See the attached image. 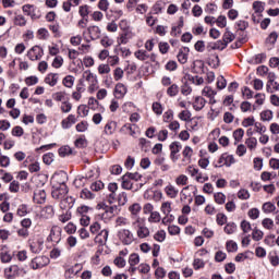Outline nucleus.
Instances as JSON below:
<instances>
[{"mask_svg":"<svg viewBox=\"0 0 279 279\" xmlns=\"http://www.w3.org/2000/svg\"><path fill=\"white\" fill-rule=\"evenodd\" d=\"M236 159H234V155H230L228 153H223L220 155L218 160L214 163L215 169H221V167L229 168L231 165H234Z\"/></svg>","mask_w":279,"mask_h":279,"instance_id":"4","label":"nucleus"},{"mask_svg":"<svg viewBox=\"0 0 279 279\" xmlns=\"http://www.w3.org/2000/svg\"><path fill=\"white\" fill-rule=\"evenodd\" d=\"M245 145L250 151H255L256 147H258V140L256 137H248L245 140Z\"/></svg>","mask_w":279,"mask_h":279,"instance_id":"29","label":"nucleus"},{"mask_svg":"<svg viewBox=\"0 0 279 279\" xmlns=\"http://www.w3.org/2000/svg\"><path fill=\"white\" fill-rule=\"evenodd\" d=\"M76 122H77V119L75 118V116L70 114L68 116V118L62 120L61 126L63 130H69L70 128H72V125H75Z\"/></svg>","mask_w":279,"mask_h":279,"instance_id":"19","label":"nucleus"},{"mask_svg":"<svg viewBox=\"0 0 279 279\" xmlns=\"http://www.w3.org/2000/svg\"><path fill=\"white\" fill-rule=\"evenodd\" d=\"M118 239L123 245H132L134 243V233L130 229H120L118 231Z\"/></svg>","mask_w":279,"mask_h":279,"instance_id":"5","label":"nucleus"},{"mask_svg":"<svg viewBox=\"0 0 279 279\" xmlns=\"http://www.w3.org/2000/svg\"><path fill=\"white\" fill-rule=\"evenodd\" d=\"M89 232L92 234H96V243L104 244L106 241H108V229H101V225L99 222L92 223L89 227Z\"/></svg>","mask_w":279,"mask_h":279,"instance_id":"2","label":"nucleus"},{"mask_svg":"<svg viewBox=\"0 0 279 279\" xmlns=\"http://www.w3.org/2000/svg\"><path fill=\"white\" fill-rule=\"evenodd\" d=\"M165 193L167 195V197H170V199H175V197H178L180 190H178V187H175V185L169 183L166 187H165Z\"/></svg>","mask_w":279,"mask_h":279,"instance_id":"13","label":"nucleus"},{"mask_svg":"<svg viewBox=\"0 0 279 279\" xmlns=\"http://www.w3.org/2000/svg\"><path fill=\"white\" fill-rule=\"evenodd\" d=\"M53 215H56V211L51 205H47L40 210L41 219H51Z\"/></svg>","mask_w":279,"mask_h":279,"instance_id":"18","label":"nucleus"},{"mask_svg":"<svg viewBox=\"0 0 279 279\" xmlns=\"http://www.w3.org/2000/svg\"><path fill=\"white\" fill-rule=\"evenodd\" d=\"M132 228L135 230L137 239H147V236H149V228L145 226V220L143 218L137 217L132 222Z\"/></svg>","mask_w":279,"mask_h":279,"instance_id":"3","label":"nucleus"},{"mask_svg":"<svg viewBox=\"0 0 279 279\" xmlns=\"http://www.w3.org/2000/svg\"><path fill=\"white\" fill-rule=\"evenodd\" d=\"M192 265H193V268L195 269V271H197V270L204 269V267H206V262H204V259H202V258H194Z\"/></svg>","mask_w":279,"mask_h":279,"instance_id":"44","label":"nucleus"},{"mask_svg":"<svg viewBox=\"0 0 279 279\" xmlns=\"http://www.w3.org/2000/svg\"><path fill=\"white\" fill-rule=\"evenodd\" d=\"M14 24L20 27H25V25H27V20L22 14H19L14 17Z\"/></svg>","mask_w":279,"mask_h":279,"instance_id":"50","label":"nucleus"},{"mask_svg":"<svg viewBox=\"0 0 279 279\" xmlns=\"http://www.w3.org/2000/svg\"><path fill=\"white\" fill-rule=\"evenodd\" d=\"M78 82L80 84H84V82L87 83V93H89V95H93V93L99 89V80L97 78V74L93 73L90 70H85Z\"/></svg>","mask_w":279,"mask_h":279,"instance_id":"1","label":"nucleus"},{"mask_svg":"<svg viewBox=\"0 0 279 279\" xmlns=\"http://www.w3.org/2000/svg\"><path fill=\"white\" fill-rule=\"evenodd\" d=\"M242 97L246 99H252L254 97V92L250 89V87L242 88Z\"/></svg>","mask_w":279,"mask_h":279,"instance_id":"63","label":"nucleus"},{"mask_svg":"<svg viewBox=\"0 0 279 279\" xmlns=\"http://www.w3.org/2000/svg\"><path fill=\"white\" fill-rule=\"evenodd\" d=\"M31 252L33 254H40L43 252V241L40 240H33L29 243Z\"/></svg>","mask_w":279,"mask_h":279,"instance_id":"20","label":"nucleus"},{"mask_svg":"<svg viewBox=\"0 0 279 279\" xmlns=\"http://www.w3.org/2000/svg\"><path fill=\"white\" fill-rule=\"evenodd\" d=\"M12 136L21 138L25 134V131L21 126H14L11 131Z\"/></svg>","mask_w":279,"mask_h":279,"instance_id":"59","label":"nucleus"},{"mask_svg":"<svg viewBox=\"0 0 279 279\" xmlns=\"http://www.w3.org/2000/svg\"><path fill=\"white\" fill-rule=\"evenodd\" d=\"M63 86H65V88H71L72 86H74L75 84V76L73 75H66L63 81H62Z\"/></svg>","mask_w":279,"mask_h":279,"instance_id":"35","label":"nucleus"},{"mask_svg":"<svg viewBox=\"0 0 279 279\" xmlns=\"http://www.w3.org/2000/svg\"><path fill=\"white\" fill-rule=\"evenodd\" d=\"M114 95L117 99H123L128 95V87L123 83H118L114 87Z\"/></svg>","mask_w":279,"mask_h":279,"instance_id":"14","label":"nucleus"},{"mask_svg":"<svg viewBox=\"0 0 279 279\" xmlns=\"http://www.w3.org/2000/svg\"><path fill=\"white\" fill-rule=\"evenodd\" d=\"M78 14L82 16V19H88V15L90 14V7L87 4L81 5L78 9Z\"/></svg>","mask_w":279,"mask_h":279,"instance_id":"39","label":"nucleus"},{"mask_svg":"<svg viewBox=\"0 0 279 279\" xmlns=\"http://www.w3.org/2000/svg\"><path fill=\"white\" fill-rule=\"evenodd\" d=\"M162 217L160 216V213L153 211L151 214H149L148 223H160Z\"/></svg>","mask_w":279,"mask_h":279,"instance_id":"33","label":"nucleus"},{"mask_svg":"<svg viewBox=\"0 0 279 279\" xmlns=\"http://www.w3.org/2000/svg\"><path fill=\"white\" fill-rule=\"evenodd\" d=\"M45 56V50L40 46H34L27 51V58L32 62L40 60Z\"/></svg>","mask_w":279,"mask_h":279,"instance_id":"7","label":"nucleus"},{"mask_svg":"<svg viewBox=\"0 0 279 279\" xmlns=\"http://www.w3.org/2000/svg\"><path fill=\"white\" fill-rule=\"evenodd\" d=\"M227 252H236L239 250V245L236 242L230 240L226 243Z\"/></svg>","mask_w":279,"mask_h":279,"instance_id":"61","label":"nucleus"},{"mask_svg":"<svg viewBox=\"0 0 279 279\" xmlns=\"http://www.w3.org/2000/svg\"><path fill=\"white\" fill-rule=\"evenodd\" d=\"M253 10L256 12V14L265 12V3L260 1L253 2Z\"/></svg>","mask_w":279,"mask_h":279,"instance_id":"53","label":"nucleus"},{"mask_svg":"<svg viewBox=\"0 0 279 279\" xmlns=\"http://www.w3.org/2000/svg\"><path fill=\"white\" fill-rule=\"evenodd\" d=\"M47 241H50L51 243H59L62 241V228L53 226L50 230V234L48 235Z\"/></svg>","mask_w":279,"mask_h":279,"instance_id":"9","label":"nucleus"},{"mask_svg":"<svg viewBox=\"0 0 279 279\" xmlns=\"http://www.w3.org/2000/svg\"><path fill=\"white\" fill-rule=\"evenodd\" d=\"M191 117H192V113L189 111V110H183L181 111L179 114H178V118L181 120V121H191Z\"/></svg>","mask_w":279,"mask_h":279,"instance_id":"58","label":"nucleus"},{"mask_svg":"<svg viewBox=\"0 0 279 279\" xmlns=\"http://www.w3.org/2000/svg\"><path fill=\"white\" fill-rule=\"evenodd\" d=\"M160 210L165 215H171L173 208L171 207V202L167 201L161 204Z\"/></svg>","mask_w":279,"mask_h":279,"instance_id":"43","label":"nucleus"},{"mask_svg":"<svg viewBox=\"0 0 279 279\" xmlns=\"http://www.w3.org/2000/svg\"><path fill=\"white\" fill-rule=\"evenodd\" d=\"M236 36H234V33L230 32L229 28H226V32L222 36L223 43L230 45V43H232V40H234Z\"/></svg>","mask_w":279,"mask_h":279,"instance_id":"31","label":"nucleus"},{"mask_svg":"<svg viewBox=\"0 0 279 279\" xmlns=\"http://www.w3.org/2000/svg\"><path fill=\"white\" fill-rule=\"evenodd\" d=\"M256 124V119H254V116L244 118L242 121V128H252V125Z\"/></svg>","mask_w":279,"mask_h":279,"instance_id":"47","label":"nucleus"},{"mask_svg":"<svg viewBox=\"0 0 279 279\" xmlns=\"http://www.w3.org/2000/svg\"><path fill=\"white\" fill-rule=\"evenodd\" d=\"M214 199L216 204L223 206V204H226V194H223V192H217L214 194Z\"/></svg>","mask_w":279,"mask_h":279,"instance_id":"36","label":"nucleus"},{"mask_svg":"<svg viewBox=\"0 0 279 279\" xmlns=\"http://www.w3.org/2000/svg\"><path fill=\"white\" fill-rule=\"evenodd\" d=\"M254 128L257 134H265V132H267V126L260 122H255Z\"/></svg>","mask_w":279,"mask_h":279,"instance_id":"62","label":"nucleus"},{"mask_svg":"<svg viewBox=\"0 0 279 279\" xmlns=\"http://www.w3.org/2000/svg\"><path fill=\"white\" fill-rule=\"evenodd\" d=\"M16 215L19 217H25L26 215H29V208L26 204H22L16 209Z\"/></svg>","mask_w":279,"mask_h":279,"instance_id":"37","label":"nucleus"},{"mask_svg":"<svg viewBox=\"0 0 279 279\" xmlns=\"http://www.w3.org/2000/svg\"><path fill=\"white\" fill-rule=\"evenodd\" d=\"M269 132L274 135V136H278L279 134V124L278 122H274L269 125Z\"/></svg>","mask_w":279,"mask_h":279,"instance_id":"64","label":"nucleus"},{"mask_svg":"<svg viewBox=\"0 0 279 279\" xmlns=\"http://www.w3.org/2000/svg\"><path fill=\"white\" fill-rule=\"evenodd\" d=\"M262 210L266 215H269L271 213H276V205L271 202H266V203L263 204Z\"/></svg>","mask_w":279,"mask_h":279,"instance_id":"30","label":"nucleus"},{"mask_svg":"<svg viewBox=\"0 0 279 279\" xmlns=\"http://www.w3.org/2000/svg\"><path fill=\"white\" fill-rule=\"evenodd\" d=\"M181 199H190V202L193 201L192 194H191V185H187L182 189L181 191Z\"/></svg>","mask_w":279,"mask_h":279,"instance_id":"38","label":"nucleus"},{"mask_svg":"<svg viewBox=\"0 0 279 279\" xmlns=\"http://www.w3.org/2000/svg\"><path fill=\"white\" fill-rule=\"evenodd\" d=\"M175 184L177 186H186V184H189V177L185 174H180L175 178Z\"/></svg>","mask_w":279,"mask_h":279,"instance_id":"42","label":"nucleus"},{"mask_svg":"<svg viewBox=\"0 0 279 279\" xmlns=\"http://www.w3.org/2000/svg\"><path fill=\"white\" fill-rule=\"evenodd\" d=\"M141 210H143V207L138 203H134L133 205L129 206V213H131L132 217L136 219L137 217H141Z\"/></svg>","mask_w":279,"mask_h":279,"instance_id":"21","label":"nucleus"},{"mask_svg":"<svg viewBox=\"0 0 279 279\" xmlns=\"http://www.w3.org/2000/svg\"><path fill=\"white\" fill-rule=\"evenodd\" d=\"M71 154H73V149L71 148V146H63L59 148V156H61L62 158L71 156Z\"/></svg>","mask_w":279,"mask_h":279,"instance_id":"51","label":"nucleus"},{"mask_svg":"<svg viewBox=\"0 0 279 279\" xmlns=\"http://www.w3.org/2000/svg\"><path fill=\"white\" fill-rule=\"evenodd\" d=\"M20 274L21 268H19V265H11L4 269V278L7 279L17 278Z\"/></svg>","mask_w":279,"mask_h":279,"instance_id":"10","label":"nucleus"},{"mask_svg":"<svg viewBox=\"0 0 279 279\" xmlns=\"http://www.w3.org/2000/svg\"><path fill=\"white\" fill-rule=\"evenodd\" d=\"M69 193V190L66 189V184L62 183L59 187H53L51 195L53 199H62L64 195Z\"/></svg>","mask_w":279,"mask_h":279,"instance_id":"11","label":"nucleus"},{"mask_svg":"<svg viewBox=\"0 0 279 279\" xmlns=\"http://www.w3.org/2000/svg\"><path fill=\"white\" fill-rule=\"evenodd\" d=\"M276 72H269L267 76L266 90L274 94L279 90V83L276 81Z\"/></svg>","mask_w":279,"mask_h":279,"instance_id":"6","label":"nucleus"},{"mask_svg":"<svg viewBox=\"0 0 279 279\" xmlns=\"http://www.w3.org/2000/svg\"><path fill=\"white\" fill-rule=\"evenodd\" d=\"M59 74L58 73H49L45 77V83L48 84V86H56L58 84Z\"/></svg>","mask_w":279,"mask_h":279,"instance_id":"23","label":"nucleus"},{"mask_svg":"<svg viewBox=\"0 0 279 279\" xmlns=\"http://www.w3.org/2000/svg\"><path fill=\"white\" fill-rule=\"evenodd\" d=\"M87 32L92 36L93 40H97V38H101V28H99V26H89L87 28Z\"/></svg>","mask_w":279,"mask_h":279,"instance_id":"22","label":"nucleus"},{"mask_svg":"<svg viewBox=\"0 0 279 279\" xmlns=\"http://www.w3.org/2000/svg\"><path fill=\"white\" fill-rule=\"evenodd\" d=\"M202 95L208 99L209 97H216L217 90L213 89L210 86H205L202 90Z\"/></svg>","mask_w":279,"mask_h":279,"instance_id":"34","label":"nucleus"},{"mask_svg":"<svg viewBox=\"0 0 279 279\" xmlns=\"http://www.w3.org/2000/svg\"><path fill=\"white\" fill-rule=\"evenodd\" d=\"M116 226H118L119 228H123L125 226H130V219L120 216L116 219Z\"/></svg>","mask_w":279,"mask_h":279,"instance_id":"52","label":"nucleus"},{"mask_svg":"<svg viewBox=\"0 0 279 279\" xmlns=\"http://www.w3.org/2000/svg\"><path fill=\"white\" fill-rule=\"evenodd\" d=\"M117 132V122L116 121H109L105 125V134L108 136H112V134Z\"/></svg>","mask_w":279,"mask_h":279,"instance_id":"25","label":"nucleus"},{"mask_svg":"<svg viewBox=\"0 0 279 279\" xmlns=\"http://www.w3.org/2000/svg\"><path fill=\"white\" fill-rule=\"evenodd\" d=\"M80 274V264H76L65 270L66 278H75Z\"/></svg>","mask_w":279,"mask_h":279,"instance_id":"28","label":"nucleus"},{"mask_svg":"<svg viewBox=\"0 0 279 279\" xmlns=\"http://www.w3.org/2000/svg\"><path fill=\"white\" fill-rule=\"evenodd\" d=\"M194 180L198 184H204V182H208V174L198 171L196 177H194Z\"/></svg>","mask_w":279,"mask_h":279,"instance_id":"46","label":"nucleus"},{"mask_svg":"<svg viewBox=\"0 0 279 279\" xmlns=\"http://www.w3.org/2000/svg\"><path fill=\"white\" fill-rule=\"evenodd\" d=\"M182 162L183 165H191L192 158H193V148L191 146H185L183 151H182Z\"/></svg>","mask_w":279,"mask_h":279,"instance_id":"15","label":"nucleus"},{"mask_svg":"<svg viewBox=\"0 0 279 279\" xmlns=\"http://www.w3.org/2000/svg\"><path fill=\"white\" fill-rule=\"evenodd\" d=\"M101 219L105 221H108V219H112V217H116V215H119V210L117 205L114 206H108L105 213H100Z\"/></svg>","mask_w":279,"mask_h":279,"instance_id":"12","label":"nucleus"},{"mask_svg":"<svg viewBox=\"0 0 279 279\" xmlns=\"http://www.w3.org/2000/svg\"><path fill=\"white\" fill-rule=\"evenodd\" d=\"M134 183H132V180L128 178V175L122 177V189L125 191H131Z\"/></svg>","mask_w":279,"mask_h":279,"instance_id":"48","label":"nucleus"},{"mask_svg":"<svg viewBox=\"0 0 279 279\" xmlns=\"http://www.w3.org/2000/svg\"><path fill=\"white\" fill-rule=\"evenodd\" d=\"M81 199H95V194L88 189H83L80 193Z\"/></svg>","mask_w":279,"mask_h":279,"instance_id":"40","label":"nucleus"},{"mask_svg":"<svg viewBox=\"0 0 279 279\" xmlns=\"http://www.w3.org/2000/svg\"><path fill=\"white\" fill-rule=\"evenodd\" d=\"M138 263H141V256H138V254L133 253L129 256V265L131 267H136V265H138Z\"/></svg>","mask_w":279,"mask_h":279,"instance_id":"41","label":"nucleus"},{"mask_svg":"<svg viewBox=\"0 0 279 279\" xmlns=\"http://www.w3.org/2000/svg\"><path fill=\"white\" fill-rule=\"evenodd\" d=\"M193 73H203L204 72V61L195 60L192 66Z\"/></svg>","mask_w":279,"mask_h":279,"instance_id":"32","label":"nucleus"},{"mask_svg":"<svg viewBox=\"0 0 279 279\" xmlns=\"http://www.w3.org/2000/svg\"><path fill=\"white\" fill-rule=\"evenodd\" d=\"M134 57L137 60H141V62H147V60H149V54L147 53V50H144V49H140L135 51Z\"/></svg>","mask_w":279,"mask_h":279,"instance_id":"27","label":"nucleus"},{"mask_svg":"<svg viewBox=\"0 0 279 279\" xmlns=\"http://www.w3.org/2000/svg\"><path fill=\"white\" fill-rule=\"evenodd\" d=\"M110 65L109 64H100L98 65V73L99 75H108L110 73Z\"/></svg>","mask_w":279,"mask_h":279,"instance_id":"60","label":"nucleus"},{"mask_svg":"<svg viewBox=\"0 0 279 279\" xmlns=\"http://www.w3.org/2000/svg\"><path fill=\"white\" fill-rule=\"evenodd\" d=\"M97 8L98 10H101V12H108V9L110 8V2L108 0H99Z\"/></svg>","mask_w":279,"mask_h":279,"instance_id":"56","label":"nucleus"},{"mask_svg":"<svg viewBox=\"0 0 279 279\" xmlns=\"http://www.w3.org/2000/svg\"><path fill=\"white\" fill-rule=\"evenodd\" d=\"M50 260L47 256H37L31 260L29 267L34 270L36 269H43V267H47L49 265Z\"/></svg>","mask_w":279,"mask_h":279,"instance_id":"8","label":"nucleus"},{"mask_svg":"<svg viewBox=\"0 0 279 279\" xmlns=\"http://www.w3.org/2000/svg\"><path fill=\"white\" fill-rule=\"evenodd\" d=\"M260 121L269 122L274 120V111L266 109L259 113Z\"/></svg>","mask_w":279,"mask_h":279,"instance_id":"26","label":"nucleus"},{"mask_svg":"<svg viewBox=\"0 0 279 279\" xmlns=\"http://www.w3.org/2000/svg\"><path fill=\"white\" fill-rule=\"evenodd\" d=\"M226 47H228V44L226 41H223V39L218 40L214 44H210V48L214 49V50L218 49L220 51H223V49H226Z\"/></svg>","mask_w":279,"mask_h":279,"instance_id":"45","label":"nucleus"},{"mask_svg":"<svg viewBox=\"0 0 279 279\" xmlns=\"http://www.w3.org/2000/svg\"><path fill=\"white\" fill-rule=\"evenodd\" d=\"M0 259L1 263H12V254H10V251L5 250V246L1 247Z\"/></svg>","mask_w":279,"mask_h":279,"instance_id":"24","label":"nucleus"},{"mask_svg":"<svg viewBox=\"0 0 279 279\" xmlns=\"http://www.w3.org/2000/svg\"><path fill=\"white\" fill-rule=\"evenodd\" d=\"M178 93H180V87H178L177 84H172V85L167 89V95H169V97H175V95H178Z\"/></svg>","mask_w":279,"mask_h":279,"instance_id":"57","label":"nucleus"},{"mask_svg":"<svg viewBox=\"0 0 279 279\" xmlns=\"http://www.w3.org/2000/svg\"><path fill=\"white\" fill-rule=\"evenodd\" d=\"M113 265L116 267H118V269H123V267H125L126 265V262H125V258L121 257V256H117L114 259H113Z\"/></svg>","mask_w":279,"mask_h":279,"instance_id":"54","label":"nucleus"},{"mask_svg":"<svg viewBox=\"0 0 279 279\" xmlns=\"http://www.w3.org/2000/svg\"><path fill=\"white\" fill-rule=\"evenodd\" d=\"M35 204H45V199H47V192L45 190H36L33 197Z\"/></svg>","mask_w":279,"mask_h":279,"instance_id":"17","label":"nucleus"},{"mask_svg":"<svg viewBox=\"0 0 279 279\" xmlns=\"http://www.w3.org/2000/svg\"><path fill=\"white\" fill-rule=\"evenodd\" d=\"M155 241H158V243H162L165 239H167V232L165 230H159L154 234Z\"/></svg>","mask_w":279,"mask_h":279,"instance_id":"49","label":"nucleus"},{"mask_svg":"<svg viewBox=\"0 0 279 279\" xmlns=\"http://www.w3.org/2000/svg\"><path fill=\"white\" fill-rule=\"evenodd\" d=\"M123 75H125V72L121 68H116L113 71V80L116 82H119L120 80H123Z\"/></svg>","mask_w":279,"mask_h":279,"instance_id":"55","label":"nucleus"},{"mask_svg":"<svg viewBox=\"0 0 279 279\" xmlns=\"http://www.w3.org/2000/svg\"><path fill=\"white\" fill-rule=\"evenodd\" d=\"M206 106V98L202 97V96H196L194 98V101H193V109L196 111V112H199L201 110H204Z\"/></svg>","mask_w":279,"mask_h":279,"instance_id":"16","label":"nucleus"}]
</instances>
